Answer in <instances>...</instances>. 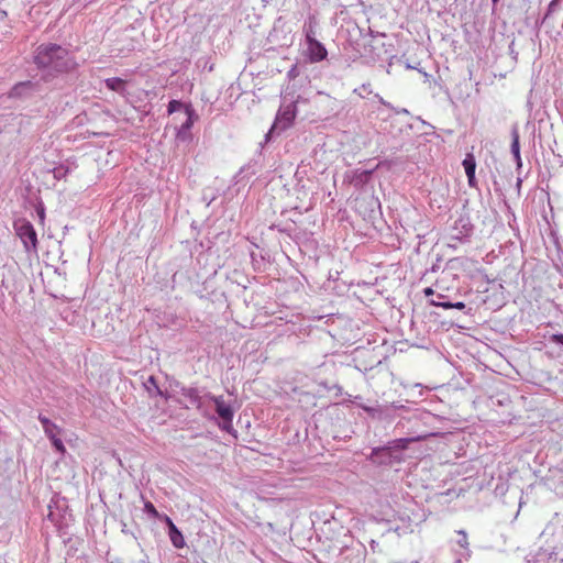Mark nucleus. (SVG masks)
<instances>
[{"label":"nucleus","mask_w":563,"mask_h":563,"mask_svg":"<svg viewBox=\"0 0 563 563\" xmlns=\"http://www.w3.org/2000/svg\"><path fill=\"white\" fill-rule=\"evenodd\" d=\"M180 394L188 400L190 406H194L199 410L202 409L205 399H208V397H205V395L201 396L200 391L195 387L183 388Z\"/></svg>","instance_id":"nucleus-10"},{"label":"nucleus","mask_w":563,"mask_h":563,"mask_svg":"<svg viewBox=\"0 0 563 563\" xmlns=\"http://www.w3.org/2000/svg\"><path fill=\"white\" fill-rule=\"evenodd\" d=\"M104 85L108 89L123 93L125 90V81L119 77L107 78Z\"/></svg>","instance_id":"nucleus-14"},{"label":"nucleus","mask_w":563,"mask_h":563,"mask_svg":"<svg viewBox=\"0 0 563 563\" xmlns=\"http://www.w3.org/2000/svg\"><path fill=\"white\" fill-rule=\"evenodd\" d=\"M559 7V1L558 0H552L549 5H548V9H547V12L542 19V23H547L551 15L555 12L556 8Z\"/></svg>","instance_id":"nucleus-20"},{"label":"nucleus","mask_w":563,"mask_h":563,"mask_svg":"<svg viewBox=\"0 0 563 563\" xmlns=\"http://www.w3.org/2000/svg\"><path fill=\"white\" fill-rule=\"evenodd\" d=\"M306 56L310 63H319L327 58L328 51L320 41L310 38L306 43Z\"/></svg>","instance_id":"nucleus-7"},{"label":"nucleus","mask_w":563,"mask_h":563,"mask_svg":"<svg viewBox=\"0 0 563 563\" xmlns=\"http://www.w3.org/2000/svg\"><path fill=\"white\" fill-rule=\"evenodd\" d=\"M185 113L187 119L177 129L176 139L179 142H188L191 140V128L194 125L195 120L198 118L196 111L192 109L190 104L185 107Z\"/></svg>","instance_id":"nucleus-5"},{"label":"nucleus","mask_w":563,"mask_h":563,"mask_svg":"<svg viewBox=\"0 0 563 563\" xmlns=\"http://www.w3.org/2000/svg\"><path fill=\"white\" fill-rule=\"evenodd\" d=\"M16 235L21 239L26 252H36L37 250V234L33 224L25 220L19 219L13 223Z\"/></svg>","instance_id":"nucleus-2"},{"label":"nucleus","mask_w":563,"mask_h":563,"mask_svg":"<svg viewBox=\"0 0 563 563\" xmlns=\"http://www.w3.org/2000/svg\"><path fill=\"white\" fill-rule=\"evenodd\" d=\"M33 62L41 70V80L52 82L77 68L74 56L66 47L55 43H43L34 51Z\"/></svg>","instance_id":"nucleus-1"},{"label":"nucleus","mask_w":563,"mask_h":563,"mask_svg":"<svg viewBox=\"0 0 563 563\" xmlns=\"http://www.w3.org/2000/svg\"><path fill=\"white\" fill-rule=\"evenodd\" d=\"M41 91L40 81L25 80L18 82L11 89L10 96L13 98H26Z\"/></svg>","instance_id":"nucleus-6"},{"label":"nucleus","mask_w":563,"mask_h":563,"mask_svg":"<svg viewBox=\"0 0 563 563\" xmlns=\"http://www.w3.org/2000/svg\"><path fill=\"white\" fill-rule=\"evenodd\" d=\"M297 106L295 101H290L288 104H282L272 129L266 134V141L275 130L284 131L289 128L295 120Z\"/></svg>","instance_id":"nucleus-3"},{"label":"nucleus","mask_w":563,"mask_h":563,"mask_svg":"<svg viewBox=\"0 0 563 563\" xmlns=\"http://www.w3.org/2000/svg\"><path fill=\"white\" fill-rule=\"evenodd\" d=\"M354 93H356L357 96H360L361 98H365V95H369L372 93V86L371 84H363L361 87L358 88H355Z\"/></svg>","instance_id":"nucleus-22"},{"label":"nucleus","mask_w":563,"mask_h":563,"mask_svg":"<svg viewBox=\"0 0 563 563\" xmlns=\"http://www.w3.org/2000/svg\"><path fill=\"white\" fill-rule=\"evenodd\" d=\"M521 183H522V181H521V179H520V178H518V179H517V187H518V188H520Z\"/></svg>","instance_id":"nucleus-42"},{"label":"nucleus","mask_w":563,"mask_h":563,"mask_svg":"<svg viewBox=\"0 0 563 563\" xmlns=\"http://www.w3.org/2000/svg\"><path fill=\"white\" fill-rule=\"evenodd\" d=\"M205 397H208L214 404L216 412L220 419L229 420L230 416H234L231 405L227 404L222 396H213L210 393H206Z\"/></svg>","instance_id":"nucleus-8"},{"label":"nucleus","mask_w":563,"mask_h":563,"mask_svg":"<svg viewBox=\"0 0 563 563\" xmlns=\"http://www.w3.org/2000/svg\"><path fill=\"white\" fill-rule=\"evenodd\" d=\"M157 519L165 522L168 529H170L172 527H175V523L173 522V520L165 514H159V517Z\"/></svg>","instance_id":"nucleus-30"},{"label":"nucleus","mask_w":563,"mask_h":563,"mask_svg":"<svg viewBox=\"0 0 563 563\" xmlns=\"http://www.w3.org/2000/svg\"><path fill=\"white\" fill-rule=\"evenodd\" d=\"M466 176H467L468 185L471 187H475V185H476L475 174H467Z\"/></svg>","instance_id":"nucleus-35"},{"label":"nucleus","mask_w":563,"mask_h":563,"mask_svg":"<svg viewBox=\"0 0 563 563\" xmlns=\"http://www.w3.org/2000/svg\"><path fill=\"white\" fill-rule=\"evenodd\" d=\"M144 511L154 519H157L159 517V512L151 501H146L144 504Z\"/></svg>","instance_id":"nucleus-24"},{"label":"nucleus","mask_w":563,"mask_h":563,"mask_svg":"<svg viewBox=\"0 0 563 563\" xmlns=\"http://www.w3.org/2000/svg\"><path fill=\"white\" fill-rule=\"evenodd\" d=\"M38 420L43 427V430L46 434V437L51 440L55 437H58L62 432L60 428L52 422L47 417L43 415H38Z\"/></svg>","instance_id":"nucleus-12"},{"label":"nucleus","mask_w":563,"mask_h":563,"mask_svg":"<svg viewBox=\"0 0 563 563\" xmlns=\"http://www.w3.org/2000/svg\"><path fill=\"white\" fill-rule=\"evenodd\" d=\"M144 387L145 389L147 390V393L153 396V395H157V396H164L163 391L161 390V388L158 387V384H157V379L155 378V376H150L145 382H144Z\"/></svg>","instance_id":"nucleus-15"},{"label":"nucleus","mask_w":563,"mask_h":563,"mask_svg":"<svg viewBox=\"0 0 563 563\" xmlns=\"http://www.w3.org/2000/svg\"><path fill=\"white\" fill-rule=\"evenodd\" d=\"M168 537L176 549H183L186 544L181 531L175 526L168 529Z\"/></svg>","instance_id":"nucleus-13"},{"label":"nucleus","mask_w":563,"mask_h":563,"mask_svg":"<svg viewBox=\"0 0 563 563\" xmlns=\"http://www.w3.org/2000/svg\"><path fill=\"white\" fill-rule=\"evenodd\" d=\"M437 433L430 432V433H421L418 435L409 437V438H400L393 441V446L398 450H405L407 449L408 444L411 442L422 441L430 437H434Z\"/></svg>","instance_id":"nucleus-11"},{"label":"nucleus","mask_w":563,"mask_h":563,"mask_svg":"<svg viewBox=\"0 0 563 563\" xmlns=\"http://www.w3.org/2000/svg\"><path fill=\"white\" fill-rule=\"evenodd\" d=\"M550 342L563 346V333H555L549 338Z\"/></svg>","instance_id":"nucleus-29"},{"label":"nucleus","mask_w":563,"mask_h":563,"mask_svg":"<svg viewBox=\"0 0 563 563\" xmlns=\"http://www.w3.org/2000/svg\"><path fill=\"white\" fill-rule=\"evenodd\" d=\"M438 299H443L445 296L443 294H438Z\"/></svg>","instance_id":"nucleus-43"},{"label":"nucleus","mask_w":563,"mask_h":563,"mask_svg":"<svg viewBox=\"0 0 563 563\" xmlns=\"http://www.w3.org/2000/svg\"><path fill=\"white\" fill-rule=\"evenodd\" d=\"M429 303L431 306H434V307H441L443 309H452V302L451 301H442V302H437L434 299H431L429 301Z\"/></svg>","instance_id":"nucleus-28"},{"label":"nucleus","mask_w":563,"mask_h":563,"mask_svg":"<svg viewBox=\"0 0 563 563\" xmlns=\"http://www.w3.org/2000/svg\"><path fill=\"white\" fill-rule=\"evenodd\" d=\"M375 98L379 101V103H382L386 108L394 109V106L391 103H389L388 101L384 100L383 97L379 96L378 93L375 95Z\"/></svg>","instance_id":"nucleus-32"},{"label":"nucleus","mask_w":563,"mask_h":563,"mask_svg":"<svg viewBox=\"0 0 563 563\" xmlns=\"http://www.w3.org/2000/svg\"><path fill=\"white\" fill-rule=\"evenodd\" d=\"M510 136H511L510 152L516 162L517 169H520L522 167V161H521V156H520L519 128L517 124H514L511 126Z\"/></svg>","instance_id":"nucleus-9"},{"label":"nucleus","mask_w":563,"mask_h":563,"mask_svg":"<svg viewBox=\"0 0 563 563\" xmlns=\"http://www.w3.org/2000/svg\"><path fill=\"white\" fill-rule=\"evenodd\" d=\"M423 294L426 297L432 296L434 294V290L431 287H427L423 289Z\"/></svg>","instance_id":"nucleus-36"},{"label":"nucleus","mask_w":563,"mask_h":563,"mask_svg":"<svg viewBox=\"0 0 563 563\" xmlns=\"http://www.w3.org/2000/svg\"><path fill=\"white\" fill-rule=\"evenodd\" d=\"M393 407H394L395 409L404 408V406H402V405H400V406H399V405H396V404H393Z\"/></svg>","instance_id":"nucleus-40"},{"label":"nucleus","mask_w":563,"mask_h":563,"mask_svg":"<svg viewBox=\"0 0 563 563\" xmlns=\"http://www.w3.org/2000/svg\"><path fill=\"white\" fill-rule=\"evenodd\" d=\"M303 33H305V42L306 43H309V40H317L316 38V31H314V26L312 25L311 22H309V24H305L303 25Z\"/></svg>","instance_id":"nucleus-19"},{"label":"nucleus","mask_w":563,"mask_h":563,"mask_svg":"<svg viewBox=\"0 0 563 563\" xmlns=\"http://www.w3.org/2000/svg\"><path fill=\"white\" fill-rule=\"evenodd\" d=\"M185 107L186 106L181 101H179V100H172L168 103L167 111H168L169 114H172V113L177 112V111H179L181 109L185 110Z\"/></svg>","instance_id":"nucleus-23"},{"label":"nucleus","mask_w":563,"mask_h":563,"mask_svg":"<svg viewBox=\"0 0 563 563\" xmlns=\"http://www.w3.org/2000/svg\"><path fill=\"white\" fill-rule=\"evenodd\" d=\"M492 2H493V10H495V8L498 4L499 0H492Z\"/></svg>","instance_id":"nucleus-39"},{"label":"nucleus","mask_w":563,"mask_h":563,"mask_svg":"<svg viewBox=\"0 0 563 563\" xmlns=\"http://www.w3.org/2000/svg\"><path fill=\"white\" fill-rule=\"evenodd\" d=\"M360 407L364 411H366L368 415H371L372 417H375L378 413V409H376L374 407H368V406H364V405H360Z\"/></svg>","instance_id":"nucleus-31"},{"label":"nucleus","mask_w":563,"mask_h":563,"mask_svg":"<svg viewBox=\"0 0 563 563\" xmlns=\"http://www.w3.org/2000/svg\"><path fill=\"white\" fill-rule=\"evenodd\" d=\"M375 98L379 101V103H382L386 108L394 109V106L391 103H389L388 101L384 100L383 97L379 96L378 93L375 95Z\"/></svg>","instance_id":"nucleus-33"},{"label":"nucleus","mask_w":563,"mask_h":563,"mask_svg":"<svg viewBox=\"0 0 563 563\" xmlns=\"http://www.w3.org/2000/svg\"><path fill=\"white\" fill-rule=\"evenodd\" d=\"M379 451H385V449H374V450H373V454H376V453H378Z\"/></svg>","instance_id":"nucleus-41"},{"label":"nucleus","mask_w":563,"mask_h":563,"mask_svg":"<svg viewBox=\"0 0 563 563\" xmlns=\"http://www.w3.org/2000/svg\"><path fill=\"white\" fill-rule=\"evenodd\" d=\"M67 173H68V168H65V167H63V166L56 167V168H54V170H53L54 177H55L56 179H62V178H64V177L67 175Z\"/></svg>","instance_id":"nucleus-26"},{"label":"nucleus","mask_w":563,"mask_h":563,"mask_svg":"<svg viewBox=\"0 0 563 563\" xmlns=\"http://www.w3.org/2000/svg\"><path fill=\"white\" fill-rule=\"evenodd\" d=\"M473 232V224L471 222V218L467 214H461L454 222L452 227L451 239L456 241H463L464 239L471 236Z\"/></svg>","instance_id":"nucleus-4"},{"label":"nucleus","mask_w":563,"mask_h":563,"mask_svg":"<svg viewBox=\"0 0 563 563\" xmlns=\"http://www.w3.org/2000/svg\"><path fill=\"white\" fill-rule=\"evenodd\" d=\"M233 417L234 416H230L229 417V420L227 419H221V422H219V428L222 430V431H225L230 434H233L234 437H236V431L234 430L233 426H232V420H233Z\"/></svg>","instance_id":"nucleus-18"},{"label":"nucleus","mask_w":563,"mask_h":563,"mask_svg":"<svg viewBox=\"0 0 563 563\" xmlns=\"http://www.w3.org/2000/svg\"><path fill=\"white\" fill-rule=\"evenodd\" d=\"M300 71H299V68H298V65L295 64L291 66V68L288 70L287 73V78L292 80L295 78H297L299 76Z\"/></svg>","instance_id":"nucleus-27"},{"label":"nucleus","mask_w":563,"mask_h":563,"mask_svg":"<svg viewBox=\"0 0 563 563\" xmlns=\"http://www.w3.org/2000/svg\"><path fill=\"white\" fill-rule=\"evenodd\" d=\"M457 533V540H456V543L463 548V549H467L468 548V539H467V533L465 530H459L456 531Z\"/></svg>","instance_id":"nucleus-21"},{"label":"nucleus","mask_w":563,"mask_h":563,"mask_svg":"<svg viewBox=\"0 0 563 563\" xmlns=\"http://www.w3.org/2000/svg\"><path fill=\"white\" fill-rule=\"evenodd\" d=\"M391 110H393V111H395V113H397V114H399V113L408 114V113H409V112H408V110H407V109H405V108H402V109H396V108L394 107V109H391Z\"/></svg>","instance_id":"nucleus-37"},{"label":"nucleus","mask_w":563,"mask_h":563,"mask_svg":"<svg viewBox=\"0 0 563 563\" xmlns=\"http://www.w3.org/2000/svg\"><path fill=\"white\" fill-rule=\"evenodd\" d=\"M51 442H52V445L53 448L60 454H64L66 449H65V445L62 441V439L58 437H55L53 439H51Z\"/></svg>","instance_id":"nucleus-25"},{"label":"nucleus","mask_w":563,"mask_h":563,"mask_svg":"<svg viewBox=\"0 0 563 563\" xmlns=\"http://www.w3.org/2000/svg\"><path fill=\"white\" fill-rule=\"evenodd\" d=\"M462 164L466 175L475 174L476 161L473 154H467Z\"/></svg>","instance_id":"nucleus-17"},{"label":"nucleus","mask_w":563,"mask_h":563,"mask_svg":"<svg viewBox=\"0 0 563 563\" xmlns=\"http://www.w3.org/2000/svg\"><path fill=\"white\" fill-rule=\"evenodd\" d=\"M37 213H38V217L41 218V220H44V217H45L44 208L37 209Z\"/></svg>","instance_id":"nucleus-38"},{"label":"nucleus","mask_w":563,"mask_h":563,"mask_svg":"<svg viewBox=\"0 0 563 563\" xmlns=\"http://www.w3.org/2000/svg\"><path fill=\"white\" fill-rule=\"evenodd\" d=\"M466 306L462 301L452 302V309L464 310Z\"/></svg>","instance_id":"nucleus-34"},{"label":"nucleus","mask_w":563,"mask_h":563,"mask_svg":"<svg viewBox=\"0 0 563 563\" xmlns=\"http://www.w3.org/2000/svg\"><path fill=\"white\" fill-rule=\"evenodd\" d=\"M372 175V170H356L352 184L356 187L366 184Z\"/></svg>","instance_id":"nucleus-16"}]
</instances>
